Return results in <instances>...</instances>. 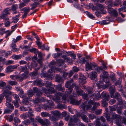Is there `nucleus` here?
I'll return each mask as SVG.
<instances>
[{
    "instance_id": "f257e3e1",
    "label": "nucleus",
    "mask_w": 126,
    "mask_h": 126,
    "mask_svg": "<svg viewBox=\"0 0 126 126\" xmlns=\"http://www.w3.org/2000/svg\"><path fill=\"white\" fill-rule=\"evenodd\" d=\"M48 91V93H55V98H53V99L56 103H60L61 102L60 100V98L62 96V93H60L59 92H56L54 89V88L52 87H50Z\"/></svg>"
},
{
    "instance_id": "f03ea898",
    "label": "nucleus",
    "mask_w": 126,
    "mask_h": 126,
    "mask_svg": "<svg viewBox=\"0 0 126 126\" xmlns=\"http://www.w3.org/2000/svg\"><path fill=\"white\" fill-rule=\"evenodd\" d=\"M81 114L79 113L74 115L73 118L70 119V122L69 124L70 126H77V125L80 121L79 118L80 116L81 117Z\"/></svg>"
},
{
    "instance_id": "7ed1b4c3",
    "label": "nucleus",
    "mask_w": 126,
    "mask_h": 126,
    "mask_svg": "<svg viewBox=\"0 0 126 126\" xmlns=\"http://www.w3.org/2000/svg\"><path fill=\"white\" fill-rule=\"evenodd\" d=\"M103 75H100V77L101 78H102V80H104L106 83L105 87L107 88L109 86L111 85V84L110 83L108 79L109 76V75L107 72L104 71H101Z\"/></svg>"
},
{
    "instance_id": "20e7f679",
    "label": "nucleus",
    "mask_w": 126,
    "mask_h": 126,
    "mask_svg": "<svg viewBox=\"0 0 126 126\" xmlns=\"http://www.w3.org/2000/svg\"><path fill=\"white\" fill-rule=\"evenodd\" d=\"M35 119L43 126H48L50 124V122L47 119L44 118L43 119L40 117H38Z\"/></svg>"
},
{
    "instance_id": "39448f33",
    "label": "nucleus",
    "mask_w": 126,
    "mask_h": 126,
    "mask_svg": "<svg viewBox=\"0 0 126 126\" xmlns=\"http://www.w3.org/2000/svg\"><path fill=\"white\" fill-rule=\"evenodd\" d=\"M76 97L74 95H71L69 97L70 103L73 105H78L80 104L82 101V99L77 101L76 99Z\"/></svg>"
},
{
    "instance_id": "423d86ee",
    "label": "nucleus",
    "mask_w": 126,
    "mask_h": 126,
    "mask_svg": "<svg viewBox=\"0 0 126 126\" xmlns=\"http://www.w3.org/2000/svg\"><path fill=\"white\" fill-rule=\"evenodd\" d=\"M85 67L86 68V70L88 71V70H92V68L93 67L95 69L97 67V65L96 64L93 63H90L88 62H86L85 64Z\"/></svg>"
},
{
    "instance_id": "0eeeda50",
    "label": "nucleus",
    "mask_w": 126,
    "mask_h": 126,
    "mask_svg": "<svg viewBox=\"0 0 126 126\" xmlns=\"http://www.w3.org/2000/svg\"><path fill=\"white\" fill-rule=\"evenodd\" d=\"M10 10L11 9L8 8L5 9L2 13L0 17V18L2 19H5V18H8L7 16V15L10 14L9 12L10 11Z\"/></svg>"
},
{
    "instance_id": "6e6552de",
    "label": "nucleus",
    "mask_w": 126,
    "mask_h": 126,
    "mask_svg": "<svg viewBox=\"0 0 126 126\" xmlns=\"http://www.w3.org/2000/svg\"><path fill=\"white\" fill-rule=\"evenodd\" d=\"M113 98L116 99L118 101V104H121L123 103L121 96L117 92H116L115 95L113 96Z\"/></svg>"
},
{
    "instance_id": "1a4fd4ad",
    "label": "nucleus",
    "mask_w": 126,
    "mask_h": 126,
    "mask_svg": "<svg viewBox=\"0 0 126 126\" xmlns=\"http://www.w3.org/2000/svg\"><path fill=\"white\" fill-rule=\"evenodd\" d=\"M90 78L93 81H96L97 78V73L94 71H92L90 75Z\"/></svg>"
},
{
    "instance_id": "9d476101",
    "label": "nucleus",
    "mask_w": 126,
    "mask_h": 126,
    "mask_svg": "<svg viewBox=\"0 0 126 126\" xmlns=\"http://www.w3.org/2000/svg\"><path fill=\"white\" fill-rule=\"evenodd\" d=\"M19 65H9L7 67L6 69V72L8 73L9 72H11L13 71V69L17 68Z\"/></svg>"
},
{
    "instance_id": "9b49d317",
    "label": "nucleus",
    "mask_w": 126,
    "mask_h": 126,
    "mask_svg": "<svg viewBox=\"0 0 126 126\" xmlns=\"http://www.w3.org/2000/svg\"><path fill=\"white\" fill-rule=\"evenodd\" d=\"M18 70L20 72H24V73L29 74V71L28 68L26 66H20L18 67Z\"/></svg>"
},
{
    "instance_id": "f8f14e48",
    "label": "nucleus",
    "mask_w": 126,
    "mask_h": 126,
    "mask_svg": "<svg viewBox=\"0 0 126 126\" xmlns=\"http://www.w3.org/2000/svg\"><path fill=\"white\" fill-rule=\"evenodd\" d=\"M108 12L110 14L113 15L115 17H117L118 15V13L117 11L114 9L112 8H110L108 9Z\"/></svg>"
},
{
    "instance_id": "ddd939ff",
    "label": "nucleus",
    "mask_w": 126,
    "mask_h": 126,
    "mask_svg": "<svg viewBox=\"0 0 126 126\" xmlns=\"http://www.w3.org/2000/svg\"><path fill=\"white\" fill-rule=\"evenodd\" d=\"M33 84L35 85H37L39 86H42L44 85V84L42 82V80L40 79H37L35 81Z\"/></svg>"
},
{
    "instance_id": "4468645a",
    "label": "nucleus",
    "mask_w": 126,
    "mask_h": 126,
    "mask_svg": "<svg viewBox=\"0 0 126 126\" xmlns=\"http://www.w3.org/2000/svg\"><path fill=\"white\" fill-rule=\"evenodd\" d=\"M103 65V67L100 66L97 67L95 69V70L97 71V72L100 73L101 71H104V70H106L107 69V67L106 66L102 63Z\"/></svg>"
},
{
    "instance_id": "2eb2a0df",
    "label": "nucleus",
    "mask_w": 126,
    "mask_h": 126,
    "mask_svg": "<svg viewBox=\"0 0 126 126\" xmlns=\"http://www.w3.org/2000/svg\"><path fill=\"white\" fill-rule=\"evenodd\" d=\"M55 70L57 71H59L61 72H62V69L61 68H56L55 67H51L50 69L48 70V73L51 74V73L54 71ZM51 75V74H48L49 75Z\"/></svg>"
},
{
    "instance_id": "dca6fc26",
    "label": "nucleus",
    "mask_w": 126,
    "mask_h": 126,
    "mask_svg": "<svg viewBox=\"0 0 126 126\" xmlns=\"http://www.w3.org/2000/svg\"><path fill=\"white\" fill-rule=\"evenodd\" d=\"M115 119L116 121V122H119L120 123H121L120 121L121 119L119 116L117 114L115 113H113L112 115V117L111 118V119Z\"/></svg>"
},
{
    "instance_id": "f3484780",
    "label": "nucleus",
    "mask_w": 126,
    "mask_h": 126,
    "mask_svg": "<svg viewBox=\"0 0 126 126\" xmlns=\"http://www.w3.org/2000/svg\"><path fill=\"white\" fill-rule=\"evenodd\" d=\"M101 98H104L106 100L108 101L110 99V95L108 93L103 92L101 93Z\"/></svg>"
},
{
    "instance_id": "a211bd4d",
    "label": "nucleus",
    "mask_w": 126,
    "mask_h": 126,
    "mask_svg": "<svg viewBox=\"0 0 126 126\" xmlns=\"http://www.w3.org/2000/svg\"><path fill=\"white\" fill-rule=\"evenodd\" d=\"M115 91V87L114 86H112L109 89V91L111 98H113L114 95Z\"/></svg>"
},
{
    "instance_id": "6ab92c4d",
    "label": "nucleus",
    "mask_w": 126,
    "mask_h": 126,
    "mask_svg": "<svg viewBox=\"0 0 126 126\" xmlns=\"http://www.w3.org/2000/svg\"><path fill=\"white\" fill-rule=\"evenodd\" d=\"M35 93H36V95L38 97H40L41 96L42 94V93L36 87H34L33 88Z\"/></svg>"
},
{
    "instance_id": "aec40b11",
    "label": "nucleus",
    "mask_w": 126,
    "mask_h": 126,
    "mask_svg": "<svg viewBox=\"0 0 126 126\" xmlns=\"http://www.w3.org/2000/svg\"><path fill=\"white\" fill-rule=\"evenodd\" d=\"M88 95L89 98L90 97H92L94 99V93L93 92V89L92 88H90L87 90Z\"/></svg>"
},
{
    "instance_id": "412c9836",
    "label": "nucleus",
    "mask_w": 126,
    "mask_h": 126,
    "mask_svg": "<svg viewBox=\"0 0 126 126\" xmlns=\"http://www.w3.org/2000/svg\"><path fill=\"white\" fill-rule=\"evenodd\" d=\"M3 93L2 94H4V96H9L10 95H12L13 92L10 91L9 90H6L5 89L3 90Z\"/></svg>"
},
{
    "instance_id": "4be33fe9",
    "label": "nucleus",
    "mask_w": 126,
    "mask_h": 126,
    "mask_svg": "<svg viewBox=\"0 0 126 126\" xmlns=\"http://www.w3.org/2000/svg\"><path fill=\"white\" fill-rule=\"evenodd\" d=\"M55 79L56 81L59 83H62L63 82V80L61 76L57 75L55 77Z\"/></svg>"
},
{
    "instance_id": "5701e85b",
    "label": "nucleus",
    "mask_w": 126,
    "mask_h": 126,
    "mask_svg": "<svg viewBox=\"0 0 126 126\" xmlns=\"http://www.w3.org/2000/svg\"><path fill=\"white\" fill-rule=\"evenodd\" d=\"M51 113L54 116L58 117L59 118L61 115L59 111L57 110L52 111L51 112Z\"/></svg>"
},
{
    "instance_id": "b1692460",
    "label": "nucleus",
    "mask_w": 126,
    "mask_h": 126,
    "mask_svg": "<svg viewBox=\"0 0 126 126\" xmlns=\"http://www.w3.org/2000/svg\"><path fill=\"white\" fill-rule=\"evenodd\" d=\"M18 7V5L16 4L13 5L12 6L11 9L13 11L14 14H17V13H19L16 11Z\"/></svg>"
},
{
    "instance_id": "393cba45",
    "label": "nucleus",
    "mask_w": 126,
    "mask_h": 126,
    "mask_svg": "<svg viewBox=\"0 0 126 126\" xmlns=\"http://www.w3.org/2000/svg\"><path fill=\"white\" fill-rule=\"evenodd\" d=\"M56 88L57 89L62 91V93L64 92L65 90V88L63 87L61 85L58 84L56 86Z\"/></svg>"
},
{
    "instance_id": "a878e982",
    "label": "nucleus",
    "mask_w": 126,
    "mask_h": 126,
    "mask_svg": "<svg viewBox=\"0 0 126 126\" xmlns=\"http://www.w3.org/2000/svg\"><path fill=\"white\" fill-rule=\"evenodd\" d=\"M86 78H84L82 79H79V85H81L86 83Z\"/></svg>"
},
{
    "instance_id": "bb28decb",
    "label": "nucleus",
    "mask_w": 126,
    "mask_h": 126,
    "mask_svg": "<svg viewBox=\"0 0 126 126\" xmlns=\"http://www.w3.org/2000/svg\"><path fill=\"white\" fill-rule=\"evenodd\" d=\"M41 115L43 117H47L51 116V115L48 113L46 112H43L41 113Z\"/></svg>"
},
{
    "instance_id": "cd10ccee",
    "label": "nucleus",
    "mask_w": 126,
    "mask_h": 126,
    "mask_svg": "<svg viewBox=\"0 0 126 126\" xmlns=\"http://www.w3.org/2000/svg\"><path fill=\"white\" fill-rule=\"evenodd\" d=\"M17 15L13 18L14 20L12 22V23H16L19 19V16L20 15L19 13H17Z\"/></svg>"
},
{
    "instance_id": "c85d7f7f",
    "label": "nucleus",
    "mask_w": 126,
    "mask_h": 126,
    "mask_svg": "<svg viewBox=\"0 0 126 126\" xmlns=\"http://www.w3.org/2000/svg\"><path fill=\"white\" fill-rule=\"evenodd\" d=\"M73 82V79H71L70 80H69L67 81L65 84V87L66 88H71L70 86L71 83Z\"/></svg>"
},
{
    "instance_id": "c756f323",
    "label": "nucleus",
    "mask_w": 126,
    "mask_h": 126,
    "mask_svg": "<svg viewBox=\"0 0 126 126\" xmlns=\"http://www.w3.org/2000/svg\"><path fill=\"white\" fill-rule=\"evenodd\" d=\"M4 21L6 22L5 23V26L8 27L10 25V22L9 19L8 18H5V19H3Z\"/></svg>"
},
{
    "instance_id": "7c9ffc66",
    "label": "nucleus",
    "mask_w": 126,
    "mask_h": 126,
    "mask_svg": "<svg viewBox=\"0 0 126 126\" xmlns=\"http://www.w3.org/2000/svg\"><path fill=\"white\" fill-rule=\"evenodd\" d=\"M74 87H75V90L76 91V92L80 89L79 88L80 87L75 83L72 84L71 85V87L72 88H73Z\"/></svg>"
},
{
    "instance_id": "2f4dec72",
    "label": "nucleus",
    "mask_w": 126,
    "mask_h": 126,
    "mask_svg": "<svg viewBox=\"0 0 126 126\" xmlns=\"http://www.w3.org/2000/svg\"><path fill=\"white\" fill-rule=\"evenodd\" d=\"M35 93V92L33 89L29 90L27 92V94L29 97L32 96Z\"/></svg>"
},
{
    "instance_id": "473e14b6",
    "label": "nucleus",
    "mask_w": 126,
    "mask_h": 126,
    "mask_svg": "<svg viewBox=\"0 0 126 126\" xmlns=\"http://www.w3.org/2000/svg\"><path fill=\"white\" fill-rule=\"evenodd\" d=\"M101 94L100 95V92L97 91V93H96V94L94 93V98L98 99L100 97L101 98Z\"/></svg>"
},
{
    "instance_id": "72a5a7b5",
    "label": "nucleus",
    "mask_w": 126,
    "mask_h": 126,
    "mask_svg": "<svg viewBox=\"0 0 126 126\" xmlns=\"http://www.w3.org/2000/svg\"><path fill=\"white\" fill-rule=\"evenodd\" d=\"M64 60L62 59H59L57 60L59 66H62L63 65L64 62Z\"/></svg>"
},
{
    "instance_id": "f704fd0d",
    "label": "nucleus",
    "mask_w": 126,
    "mask_h": 126,
    "mask_svg": "<svg viewBox=\"0 0 126 126\" xmlns=\"http://www.w3.org/2000/svg\"><path fill=\"white\" fill-rule=\"evenodd\" d=\"M22 102L23 104H24L26 105H28L29 103L28 97H25V98L23 99Z\"/></svg>"
},
{
    "instance_id": "c9c22d12",
    "label": "nucleus",
    "mask_w": 126,
    "mask_h": 126,
    "mask_svg": "<svg viewBox=\"0 0 126 126\" xmlns=\"http://www.w3.org/2000/svg\"><path fill=\"white\" fill-rule=\"evenodd\" d=\"M59 117L55 116H52L49 117V119L53 122H55L58 120Z\"/></svg>"
},
{
    "instance_id": "e433bc0d",
    "label": "nucleus",
    "mask_w": 126,
    "mask_h": 126,
    "mask_svg": "<svg viewBox=\"0 0 126 126\" xmlns=\"http://www.w3.org/2000/svg\"><path fill=\"white\" fill-rule=\"evenodd\" d=\"M12 47V51H13L16 52L19 50V49L16 48V44L15 43H12L11 45Z\"/></svg>"
},
{
    "instance_id": "4c0bfd02",
    "label": "nucleus",
    "mask_w": 126,
    "mask_h": 126,
    "mask_svg": "<svg viewBox=\"0 0 126 126\" xmlns=\"http://www.w3.org/2000/svg\"><path fill=\"white\" fill-rule=\"evenodd\" d=\"M61 101L60 103H57L58 104L57 106V108L59 109L63 110L65 108V107L64 105L62 104H60L62 103V101H61V100L60 99Z\"/></svg>"
},
{
    "instance_id": "58836bf2",
    "label": "nucleus",
    "mask_w": 126,
    "mask_h": 126,
    "mask_svg": "<svg viewBox=\"0 0 126 126\" xmlns=\"http://www.w3.org/2000/svg\"><path fill=\"white\" fill-rule=\"evenodd\" d=\"M22 56L21 55H13L12 56V58L15 60H18L21 58Z\"/></svg>"
},
{
    "instance_id": "ea45409f",
    "label": "nucleus",
    "mask_w": 126,
    "mask_h": 126,
    "mask_svg": "<svg viewBox=\"0 0 126 126\" xmlns=\"http://www.w3.org/2000/svg\"><path fill=\"white\" fill-rule=\"evenodd\" d=\"M14 31V30H13L10 32L9 30H8L5 32V33H6V35L5 37V38H7L9 36H10Z\"/></svg>"
},
{
    "instance_id": "a19ab883",
    "label": "nucleus",
    "mask_w": 126,
    "mask_h": 126,
    "mask_svg": "<svg viewBox=\"0 0 126 126\" xmlns=\"http://www.w3.org/2000/svg\"><path fill=\"white\" fill-rule=\"evenodd\" d=\"M81 118L85 122L87 123H88V118L86 115H82L81 116Z\"/></svg>"
},
{
    "instance_id": "79ce46f5",
    "label": "nucleus",
    "mask_w": 126,
    "mask_h": 126,
    "mask_svg": "<svg viewBox=\"0 0 126 126\" xmlns=\"http://www.w3.org/2000/svg\"><path fill=\"white\" fill-rule=\"evenodd\" d=\"M76 93L78 96L80 95L82 96L84 94V91L80 89L78 91H77Z\"/></svg>"
},
{
    "instance_id": "37998d69",
    "label": "nucleus",
    "mask_w": 126,
    "mask_h": 126,
    "mask_svg": "<svg viewBox=\"0 0 126 126\" xmlns=\"http://www.w3.org/2000/svg\"><path fill=\"white\" fill-rule=\"evenodd\" d=\"M20 116L22 119H25L27 118V117H29V115L26 113L21 114Z\"/></svg>"
},
{
    "instance_id": "c03bdc74",
    "label": "nucleus",
    "mask_w": 126,
    "mask_h": 126,
    "mask_svg": "<svg viewBox=\"0 0 126 126\" xmlns=\"http://www.w3.org/2000/svg\"><path fill=\"white\" fill-rule=\"evenodd\" d=\"M6 105L8 108H10L12 110L14 109V107L13 104H11L10 103H6Z\"/></svg>"
},
{
    "instance_id": "a18cd8bd",
    "label": "nucleus",
    "mask_w": 126,
    "mask_h": 126,
    "mask_svg": "<svg viewBox=\"0 0 126 126\" xmlns=\"http://www.w3.org/2000/svg\"><path fill=\"white\" fill-rule=\"evenodd\" d=\"M19 96L22 98H23L25 97H26V94L24 93L23 90L19 94Z\"/></svg>"
},
{
    "instance_id": "49530a36",
    "label": "nucleus",
    "mask_w": 126,
    "mask_h": 126,
    "mask_svg": "<svg viewBox=\"0 0 126 126\" xmlns=\"http://www.w3.org/2000/svg\"><path fill=\"white\" fill-rule=\"evenodd\" d=\"M29 111L27 113L29 115V117L33 116H34V114H33V111L30 108H29Z\"/></svg>"
},
{
    "instance_id": "de8ad7c7",
    "label": "nucleus",
    "mask_w": 126,
    "mask_h": 126,
    "mask_svg": "<svg viewBox=\"0 0 126 126\" xmlns=\"http://www.w3.org/2000/svg\"><path fill=\"white\" fill-rule=\"evenodd\" d=\"M62 57L65 60L66 62L69 63L70 61V59L69 58L67 57L65 55H63Z\"/></svg>"
},
{
    "instance_id": "09e8293b",
    "label": "nucleus",
    "mask_w": 126,
    "mask_h": 126,
    "mask_svg": "<svg viewBox=\"0 0 126 126\" xmlns=\"http://www.w3.org/2000/svg\"><path fill=\"white\" fill-rule=\"evenodd\" d=\"M30 9L29 7H25L22 9V10L24 12V13L27 14L29 12Z\"/></svg>"
},
{
    "instance_id": "8fccbe9b",
    "label": "nucleus",
    "mask_w": 126,
    "mask_h": 126,
    "mask_svg": "<svg viewBox=\"0 0 126 126\" xmlns=\"http://www.w3.org/2000/svg\"><path fill=\"white\" fill-rule=\"evenodd\" d=\"M5 96V97L6 98V103H10L12 100L11 96H9L6 95Z\"/></svg>"
},
{
    "instance_id": "3c124183",
    "label": "nucleus",
    "mask_w": 126,
    "mask_h": 126,
    "mask_svg": "<svg viewBox=\"0 0 126 126\" xmlns=\"http://www.w3.org/2000/svg\"><path fill=\"white\" fill-rule=\"evenodd\" d=\"M22 37L21 36H18L16 38V39L14 38L13 39V42L16 43L17 41H18L21 40Z\"/></svg>"
},
{
    "instance_id": "603ef678",
    "label": "nucleus",
    "mask_w": 126,
    "mask_h": 126,
    "mask_svg": "<svg viewBox=\"0 0 126 126\" xmlns=\"http://www.w3.org/2000/svg\"><path fill=\"white\" fill-rule=\"evenodd\" d=\"M71 87V86H70ZM68 88L66 90V91L65 92L66 94V93L67 94H71V93L72 91L73 90V88H72L71 87V88Z\"/></svg>"
},
{
    "instance_id": "864d4df0",
    "label": "nucleus",
    "mask_w": 126,
    "mask_h": 126,
    "mask_svg": "<svg viewBox=\"0 0 126 126\" xmlns=\"http://www.w3.org/2000/svg\"><path fill=\"white\" fill-rule=\"evenodd\" d=\"M12 89V87L11 86L9 85H7L5 87H3V90L5 89L6 90H11Z\"/></svg>"
},
{
    "instance_id": "5fc2aeb1",
    "label": "nucleus",
    "mask_w": 126,
    "mask_h": 126,
    "mask_svg": "<svg viewBox=\"0 0 126 126\" xmlns=\"http://www.w3.org/2000/svg\"><path fill=\"white\" fill-rule=\"evenodd\" d=\"M102 106L104 107H107L108 105L105 99H103L102 101Z\"/></svg>"
},
{
    "instance_id": "6e6d98bb",
    "label": "nucleus",
    "mask_w": 126,
    "mask_h": 126,
    "mask_svg": "<svg viewBox=\"0 0 126 126\" xmlns=\"http://www.w3.org/2000/svg\"><path fill=\"white\" fill-rule=\"evenodd\" d=\"M31 122L29 119H27L24 120L23 122V124L26 126H27L30 124Z\"/></svg>"
},
{
    "instance_id": "4d7b16f0",
    "label": "nucleus",
    "mask_w": 126,
    "mask_h": 126,
    "mask_svg": "<svg viewBox=\"0 0 126 126\" xmlns=\"http://www.w3.org/2000/svg\"><path fill=\"white\" fill-rule=\"evenodd\" d=\"M30 51L32 52H34L35 54H37L38 52V51L35 48H33L31 49H30Z\"/></svg>"
},
{
    "instance_id": "13d9d810",
    "label": "nucleus",
    "mask_w": 126,
    "mask_h": 126,
    "mask_svg": "<svg viewBox=\"0 0 126 126\" xmlns=\"http://www.w3.org/2000/svg\"><path fill=\"white\" fill-rule=\"evenodd\" d=\"M104 116L107 118V120L109 121L110 120L111 118H110V114H108L107 113H106L105 114Z\"/></svg>"
},
{
    "instance_id": "bf43d9fd",
    "label": "nucleus",
    "mask_w": 126,
    "mask_h": 126,
    "mask_svg": "<svg viewBox=\"0 0 126 126\" xmlns=\"http://www.w3.org/2000/svg\"><path fill=\"white\" fill-rule=\"evenodd\" d=\"M86 61V60L85 58H83L80 59L79 61V63H80L83 64L85 63Z\"/></svg>"
},
{
    "instance_id": "052dcab7",
    "label": "nucleus",
    "mask_w": 126,
    "mask_h": 126,
    "mask_svg": "<svg viewBox=\"0 0 126 126\" xmlns=\"http://www.w3.org/2000/svg\"><path fill=\"white\" fill-rule=\"evenodd\" d=\"M30 108L28 107H20V109L21 111H28V109L29 110V108Z\"/></svg>"
},
{
    "instance_id": "680f3d73",
    "label": "nucleus",
    "mask_w": 126,
    "mask_h": 126,
    "mask_svg": "<svg viewBox=\"0 0 126 126\" xmlns=\"http://www.w3.org/2000/svg\"><path fill=\"white\" fill-rule=\"evenodd\" d=\"M43 60V58H40L37 60L38 63L40 64V67H41L42 66Z\"/></svg>"
},
{
    "instance_id": "e2e57ef3",
    "label": "nucleus",
    "mask_w": 126,
    "mask_h": 126,
    "mask_svg": "<svg viewBox=\"0 0 126 126\" xmlns=\"http://www.w3.org/2000/svg\"><path fill=\"white\" fill-rule=\"evenodd\" d=\"M14 123L18 124V123L20 122V121L18 118L15 117L14 119Z\"/></svg>"
},
{
    "instance_id": "0e129e2a",
    "label": "nucleus",
    "mask_w": 126,
    "mask_h": 126,
    "mask_svg": "<svg viewBox=\"0 0 126 126\" xmlns=\"http://www.w3.org/2000/svg\"><path fill=\"white\" fill-rule=\"evenodd\" d=\"M110 78L113 82H114L116 80V79L115 77V74H112L110 76Z\"/></svg>"
},
{
    "instance_id": "69168bd1",
    "label": "nucleus",
    "mask_w": 126,
    "mask_h": 126,
    "mask_svg": "<svg viewBox=\"0 0 126 126\" xmlns=\"http://www.w3.org/2000/svg\"><path fill=\"white\" fill-rule=\"evenodd\" d=\"M82 96L84 99H85L86 100H87L89 98L88 94H85L84 93V94H83V95H82Z\"/></svg>"
},
{
    "instance_id": "338daca9",
    "label": "nucleus",
    "mask_w": 126,
    "mask_h": 126,
    "mask_svg": "<svg viewBox=\"0 0 126 126\" xmlns=\"http://www.w3.org/2000/svg\"><path fill=\"white\" fill-rule=\"evenodd\" d=\"M88 117L90 119H93L95 117L94 114H89Z\"/></svg>"
},
{
    "instance_id": "774afa93",
    "label": "nucleus",
    "mask_w": 126,
    "mask_h": 126,
    "mask_svg": "<svg viewBox=\"0 0 126 126\" xmlns=\"http://www.w3.org/2000/svg\"><path fill=\"white\" fill-rule=\"evenodd\" d=\"M8 82L9 83L12 85H16L17 84V82L15 81H8Z\"/></svg>"
}]
</instances>
